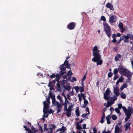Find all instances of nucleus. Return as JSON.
Returning <instances> with one entry per match:
<instances>
[{
	"label": "nucleus",
	"mask_w": 133,
	"mask_h": 133,
	"mask_svg": "<svg viewBox=\"0 0 133 133\" xmlns=\"http://www.w3.org/2000/svg\"><path fill=\"white\" fill-rule=\"evenodd\" d=\"M99 46L96 45L93 47L92 50L93 56H94L92 61L94 62H97V65H101L103 62V60L101 59V56L100 55V50H99Z\"/></svg>",
	"instance_id": "1"
},
{
	"label": "nucleus",
	"mask_w": 133,
	"mask_h": 133,
	"mask_svg": "<svg viewBox=\"0 0 133 133\" xmlns=\"http://www.w3.org/2000/svg\"><path fill=\"white\" fill-rule=\"evenodd\" d=\"M118 70L119 73L121 75L127 77H131L132 73L127 69L121 66Z\"/></svg>",
	"instance_id": "2"
},
{
	"label": "nucleus",
	"mask_w": 133,
	"mask_h": 133,
	"mask_svg": "<svg viewBox=\"0 0 133 133\" xmlns=\"http://www.w3.org/2000/svg\"><path fill=\"white\" fill-rule=\"evenodd\" d=\"M74 106V104L72 103H70L68 107L67 108L68 105H67L66 107H65L64 108L63 110L65 112L64 113L65 114L66 116L68 117H69L71 116V112L72 110V108Z\"/></svg>",
	"instance_id": "3"
},
{
	"label": "nucleus",
	"mask_w": 133,
	"mask_h": 133,
	"mask_svg": "<svg viewBox=\"0 0 133 133\" xmlns=\"http://www.w3.org/2000/svg\"><path fill=\"white\" fill-rule=\"evenodd\" d=\"M49 128L48 129L46 128L47 125L44 124V132L46 133H52L53 129H54L56 128V126L54 124H49Z\"/></svg>",
	"instance_id": "4"
},
{
	"label": "nucleus",
	"mask_w": 133,
	"mask_h": 133,
	"mask_svg": "<svg viewBox=\"0 0 133 133\" xmlns=\"http://www.w3.org/2000/svg\"><path fill=\"white\" fill-rule=\"evenodd\" d=\"M103 24L105 32L108 36L110 37L111 32L110 28L108 24L106 22H104Z\"/></svg>",
	"instance_id": "5"
},
{
	"label": "nucleus",
	"mask_w": 133,
	"mask_h": 133,
	"mask_svg": "<svg viewBox=\"0 0 133 133\" xmlns=\"http://www.w3.org/2000/svg\"><path fill=\"white\" fill-rule=\"evenodd\" d=\"M122 108L125 114L126 115V117L125 119V122H127L130 118L131 115V110L130 109L128 110L124 106Z\"/></svg>",
	"instance_id": "6"
},
{
	"label": "nucleus",
	"mask_w": 133,
	"mask_h": 133,
	"mask_svg": "<svg viewBox=\"0 0 133 133\" xmlns=\"http://www.w3.org/2000/svg\"><path fill=\"white\" fill-rule=\"evenodd\" d=\"M123 38L124 41L125 43H128L129 42V39L132 40L133 39V34L130 33L126 35L122 36Z\"/></svg>",
	"instance_id": "7"
},
{
	"label": "nucleus",
	"mask_w": 133,
	"mask_h": 133,
	"mask_svg": "<svg viewBox=\"0 0 133 133\" xmlns=\"http://www.w3.org/2000/svg\"><path fill=\"white\" fill-rule=\"evenodd\" d=\"M61 84L65 89L68 91H69L71 88L70 86L69 83L66 80H62L61 82Z\"/></svg>",
	"instance_id": "8"
},
{
	"label": "nucleus",
	"mask_w": 133,
	"mask_h": 133,
	"mask_svg": "<svg viewBox=\"0 0 133 133\" xmlns=\"http://www.w3.org/2000/svg\"><path fill=\"white\" fill-rule=\"evenodd\" d=\"M50 103V97H48L46 98V100L44 101L43 104H44V110H46L48 109L49 108V105Z\"/></svg>",
	"instance_id": "9"
},
{
	"label": "nucleus",
	"mask_w": 133,
	"mask_h": 133,
	"mask_svg": "<svg viewBox=\"0 0 133 133\" xmlns=\"http://www.w3.org/2000/svg\"><path fill=\"white\" fill-rule=\"evenodd\" d=\"M110 92V91L109 89L108 88L105 92L104 94V98L105 99L108 100L109 99Z\"/></svg>",
	"instance_id": "10"
},
{
	"label": "nucleus",
	"mask_w": 133,
	"mask_h": 133,
	"mask_svg": "<svg viewBox=\"0 0 133 133\" xmlns=\"http://www.w3.org/2000/svg\"><path fill=\"white\" fill-rule=\"evenodd\" d=\"M117 19V17L116 16L113 15L109 18V22L111 23L115 22Z\"/></svg>",
	"instance_id": "11"
},
{
	"label": "nucleus",
	"mask_w": 133,
	"mask_h": 133,
	"mask_svg": "<svg viewBox=\"0 0 133 133\" xmlns=\"http://www.w3.org/2000/svg\"><path fill=\"white\" fill-rule=\"evenodd\" d=\"M113 88L115 94L117 96H118L119 95L118 87L117 86L114 87Z\"/></svg>",
	"instance_id": "12"
},
{
	"label": "nucleus",
	"mask_w": 133,
	"mask_h": 133,
	"mask_svg": "<svg viewBox=\"0 0 133 133\" xmlns=\"http://www.w3.org/2000/svg\"><path fill=\"white\" fill-rule=\"evenodd\" d=\"M55 85V82L54 80H53L51 82H49V84L48 86L49 87L50 89L51 90L53 89Z\"/></svg>",
	"instance_id": "13"
},
{
	"label": "nucleus",
	"mask_w": 133,
	"mask_h": 133,
	"mask_svg": "<svg viewBox=\"0 0 133 133\" xmlns=\"http://www.w3.org/2000/svg\"><path fill=\"white\" fill-rule=\"evenodd\" d=\"M60 67L61 70L60 74L61 75H62L65 72V70L66 69V67H63L62 66H60Z\"/></svg>",
	"instance_id": "14"
},
{
	"label": "nucleus",
	"mask_w": 133,
	"mask_h": 133,
	"mask_svg": "<svg viewBox=\"0 0 133 133\" xmlns=\"http://www.w3.org/2000/svg\"><path fill=\"white\" fill-rule=\"evenodd\" d=\"M68 28L70 30L74 29L75 27V24L74 22H71L69 23L68 25Z\"/></svg>",
	"instance_id": "15"
},
{
	"label": "nucleus",
	"mask_w": 133,
	"mask_h": 133,
	"mask_svg": "<svg viewBox=\"0 0 133 133\" xmlns=\"http://www.w3.org/2000/svg\"><path fill=\"white\" fill-rule=\"evenodd\" d=\"M52 103L53 105L57 106V107L60 105H62L61 103H59V102H57L55 100V99L54 98L52 99Z\"/></svg>",
	"instance_id": "16"
},
{
	"label": "nucleus",
	"mask_w": 133,
	"mask_h": 133,
	"mask_svg": "<svg viewBox=\"0 0 133 133\" xmlns=\"http://www.w3.org/2000/svg\"><path fill=\"white\" fill-rule=\"evenodd\" d=\"M131 122H130L129 121L125 125V130L127 131L128 130H129L130 129V125L131 124Z\"/></svg>",
	"instance_id": "17"
},
{
	"label": "nucleus",
	"mask_w": 133,
	"mask_h": 133,
	"mask_svg": "<svg viewBox=\"0 0 133 133\" xmlns=\"http://www.w3.org/2000/svg\"><path fill=\"white\" fill-rule=\"evenodd\" d=\"M66 128L63 125L62 126L61 128L58 129L56 130V132H57L58 131H62L65 132L66 130Z\"/></svg>",
	"instance_id": "18"
},
{
	"label": "nucleus",
	"mask_w": 133,
	"mask_h": 133,
	"mask_svg": "<svg viewBox=\"0 0 133 133\" xmlns=\"http://www.w3.org/2000/svg\"><path fill=\"white\" fill-rule=\"evenodd\" d=\"M65 101L64 103H62L61 104L62 106H64V108L65 107H66L67 104L69 102V101L68 100V98H67L66 97L64 96Z\"/></svg>",
	"instance_id": "19"
},
{
	"label": "nucleus",
	"mask_w": 133,
	"mask_h": 133,
	"mask_svg": "<svg viewBox=\"0 0 133 133\" xmlns=\"http://www.w3.org/2000/svg\"><path fill=\"white\" fill-rule=\"evenodd\" d=\"M108 8L110 9L111 10H114V8L113 5L110 3H107L106 5Z\"/></svg>",
	"instance_id": "20"
},
{
	"label": "nucleus",
	"mask_w": 133,
	"mask_h": 133,
	"mask_svg": "<svg viewBox=\"0 0 133 133\" xmlns=\"http://www.w3.org/2000/svg\"><path fill=\"white\" fill-rule=\"evenodd\" d=\"M114 103V101H108L107 103V105L106 106V108H108L113 104Z\"/></svg>",
	"instance_id": "21"
},
{
	"label": "nucleus",
	"mask_w": 133,
	"mask_h": 133,
	"mask_svg": "<svg viewBox=\"0 0 133 133\" xmlns=\"http://www.w3.org/2000/svg\"><path fill=\"white\" fill-rule=\"evenodd\" d=\"M128 86V85L127 83H124L120 88V90L121 91H122L124 89L126 88Z\"/></svg>",
	"instance_id": "22"
},
{
	"label": "nucleus",
	"mask_w": 133,
	"mask_h": 133,
	"mask_svg": "<svg viewBox=\"0 0 133 133\" xmlns=\"http://www.w3.org/2000/svg\"><path fill=\"white\" fill-rule=\"evenodd\" d=\"M122 57V56L119 54H117L115 57V60L116 61H117L119 60V59L121 58Z\"/></svg>",
	"instance_id": "23"
},
{
	"label": "nucleus",
	"mask_w": 133,
	"mask_h": 133,
	"mask_svg": "<svg viewBox=\"0 0 133 133\" xmlns=\"http://www.w3.org/2000/svg\"><path fill=\"white\" fill-rule=\"evenodd\" d=\"M126 95L123 92H121V94H120V97L122 98L125 99L126 98Z\"/></svg>",
	"instance_id": "24"
},
{
	"label": "nucleus",
	"mask_w": 133,
	"mask_h": 133,
	"mask_svg": "<svg viewBox=\"0 0 133 133\" xmlns=\"http://www.w3.org/2000/svg\"><path fill=\"white\" fill-rule=\"evenodd\" d=\"M62 105H59L58 107H57V112L59 113L62 110L61 108H62Z\"/></svg>",
	"instance_id": "25"
},
{
	"label": "nucleus",
	"mask_w": 133,
	"mask_h": 133,
	"mask_svg": "<svg viewBox=\"0 0 133 133\" xmlns=\"http://www.w3.org/2000/svg\"><path fill=\"white\" fill-rule=\"evenodd\" d=\"M81 87H79V90L81 92H83L84 90V87L83 85V82L81 83Z\"/></svg>",
	"instance_id": "26"
},
{
	"label": "nucleus",
	"mask_w": 133,
	"mask_h": 133,
	"mask_svg": "<svg viewBox=\"0 0 133 133\" xmlns=\"http://www.w3.org/2000/svg\"><path fill=\"white\" fill-rule=\"evenodd\" d=\"M88 103V102L87 100H84V104L82 105V107L83 108H85L86 106Z\"/></svg>",
	"instance_id": "27"
},
{
	"label": "nucleus",
	"mask_w": 133,
	"mask_h": 133,
	"mask_svg": "<svg viewBox=\"0 0 133 133\" xmlns=\"http://www.w3.org/2000/svg\"><path fill=\"white\" fill-rule=\"evenodd\" d=\"M50 77L51 78H55V77H56L57 78L58 77V80L59 79V76L58 74H56V75L55 74H52V75H51L50 76Z\"/></svg>",
	"instance_id": "28"
},
{
	"label": "nucleus",
	"mask_w": 133,
	"mask_h": 133,
	"mask_svg": "<svg viewBox=\"0 0 133 133\" xmlns=\"http://www.w3.org/2000/svg\"><path fill=\"white\" fill-rule=\"evenodd\" d=\"M120 130V129L118 126V125L116 126L115 128V133L119 132Z\"/></svg>",
	"instance_id": "29"
},
{
	"label": "nucleus",
	"mask_w": 133,
	"mask_h": 133,
	"mask_svg": "<svg viewBox=\"0 0 133 133\" xmlns=\"http://www.w3.org/2000/svg\"><path fill=\"white\" fill-rule=\"evenodd\" d=\"M117 96L115 95H114L112 97H111L110 99L111 100H112V101H114L117 99Z\"/></svg>",
	"instance_id": "30"
},
{
	"label": "nucleus",
	"mask_w": 133,
	"mask_h": 133,
	"mask_svg": "<svg viewBox=\"0 0 133 133\" xmlns=\"http://www.w3.org/2000/svg\"><path fill=\"white\" fill-rule=\"evenodd\" d=\"M57 98L58 99L59 101L60 102V103H63V99L60 96V95H58L57 96Z\"/></svg>",
	"instance_id": "31"
},
{
	"label": "nucleus",
	"mask_w": 133,
	"mask_h": 133,
	"mask_svg": "<svg viewBox=\"0 0 133 133\" xmlns=\"http://www.w3.org/2000/svg\"><path fill=\"white\" fill-rule=\"evenodd\" d=\"M68 64H69L68 61L66 60H65L64 64H62V65H61L60 66H62L63 67H65V66H66Z\"/></svg>",
	"instance_id": "32"
},
{
	"label": "nucleus",
	"mask_w": 133,
	"mask_h": 133,
	"mask_svg": "<svg viewBox=\"0 0 133 133\" xmlns=\"http://www.w3.org/2000/svg\"><path fill=\"white\" fill-rule=\"evenodd\" d=\"M120 29L121 30V32L122 33H123L124 31H126L127 29V27H125L124 28H123V27L122 28H121Z\"/></svg>",
	"instance_id": "33"
},
{
	"label": "nucleus",
	"mask_w": 133,
	"mask_h": 133,
	"mask_svg": "<svg viewBox=\"0 0 133 133\" xmlns=\"http://www.w3.org/2000/svg\"><path fill=\"white\" fill-rule=\"evenodd\" d=\"M76 128L78 130H81L82 129V127L77 123L76 124Z\"/></svg>",
	"instance_id": "34"
},
{
	"label": "nucleus",
	"mask_w": 133,
	"mask_h": 133,
	"mask_svg": "<svg viewBox=\"0 0 133 133\" xmlns=\"http://www.w3.org/2000/svg\"><path fill=\"white\" fill-rule=\"evenodd\" d=\"M56 86L57 87V90L58 91H59L61 90L60 85L59 83H57L56 84Z\"/></svg>",
	"instance_id": "35"
},
{
	"label": "nucleus",
	"mask_w": 133,
	"mask_h": 133,
	"mask_svg": "<svg viewBox=\"0 0 133 133\" xmlns=\"http://www.w3.org/2000/svg\"><path fill=\"white\" fill-rule=\"evenodd\" d=\"M124 79V77L122 76H121L117 80L120 82H122Z\"/></svg>",
	"instance_id": "36"
},
{
	"label": "nucleus",
	"mask_w": 133,
	"mask_h": 133,
	"mask_svg": "<svg viewBox=\"0 0 133 133\" xmlns=\"http://www.w3.org/2000/svg\"><path fill=\"white\" fill-rule=\"evenodd\" d=\"M76 115L77 116V117L79 116V110L78 109H77L75 111Z\"/></svg>",
	"instance_id": "37"
},
{
	"label": "nucleus",
	"mask_w": 133,
	"mask_h": 133,
	"mask_svg": "<svg viewBox=\"0 0 133 133\" xmlns=\"http://www.w3.org/2000/svg\"><path fill=\"white\" fill-rule=\"evenodd\" d=\"M118 26L120 29H121L123 27V25L121 22H120L119 23Z\"/></svg>",
	"instance_id": "38"
},
{
	"label": "nucleus",
	"mask_w": 133,
	"mask_h": 133,
	"mask_svg": "<svg viewBox=\"0 0 133 133\" xmlns=\"http://www.w3.org/2000/svg\"><path fill=\"white\" fill-rule=\"evenodd\" d=\"M111 118L114 120H116L117 118V117L115 115H112L111 116Z\"/></svg>",
	"instance_id": "39"
},
{
	"label": "nucleus",
	"mask_w": 133,
	"mask_h": 133,
	"mask_svg": "<svg viewBox=\"0 0 133 133\" xmlns=\"http://www.w3.org/2000/svg\"><path fill=\"white\" fill-rule=\"evenodd\" d=\"M49 96L51 97V98H52V100L54 98L55 99V96L52 93H50L49 94Z\"/></svg>",
	"instance_id": "40"
},
{
	"label": "nucleus",
	"mask_w": 133,
	"mask_h": 133,
	"mask_svg": "<svg viewBox=\"0 0 133 133\" xmlns=\"http://www.w3.org/2000/svg\"><path fill=\"white\" fill-rule=\"evenodd\" d=\"M101 20L104 21V22H105L106 21V18L105 16H102L101 17Z\"/></svg>",
	"instance_id": "41"
},
{
	"label": "nucleus",
	"mask_w": 133,
	"mask_h": 133,
	"mask_svg": "<svg viewBox=\"0 0 133 133\" xmlns=\"http://www.w3.org/2000/svg\"><path fill=\"white\" fill-rule=\"evenodd\" d=\"M118 70L117 69H115L114 70V75H116L117 73Z\"/></svg>",
	"instance_id": "42"
},
{
	"label": "nucleus",
	"mask_w": 133,
	"mask_h": 133,
	"mask_svg": "<svg viewBox=\"0 0 133 133\" xmlns=\"http://www.w3.org/2000/svg\"><path fill=\"white\" fill-rule=\"evenodd\" d=\"M115 111L117 113L119 114L120 113V112L119 110V109L118 108H116L115 109Z\"/></svg>",
	"instance_id": "43"
},
{
	"label": "nucleus",
	"mask_w": 133,
	"mask_h": 133,
	"mask_svg": "<svg viewBox=\"0 0 133 133\" xmlns=\"http://www.w3.org/2000/svg\"><path fill=\"white\" fill-rule=\"evenodd\" d=\"M78 97L79 101L80 102L82 100V96L80 95L79 94L78 95Z\"/></svg>",
	"instance_id": "44"
},
{
	"label": "nucleus",
	"mask_w": 133,
	"mask_h": 133,
	"mask_svg": "<svg viewBox=\"0 0 133 133\" xmlns=\"http://www.w3.org/2000/svg\"><path fill=\"white\" fill-rule=\"evenodd\" d=\"M72 82H73L75 81H76V78L75 77H73L72 78V79L71 80H70Z\"/></svg>",
	"instance_id": "45"
},
{
	"label": "nucleus",
	"mask_w": 133,
	"mask_h": 133,
	"mask_svg": "<svg viewBox=\"0 0 133 133\" xmlns=\"http://www.w3.org/2000/svg\"><path fill=\"white\" fill-rule=\"evenodd\" d=\"M72 72L70 70L68 72L67 75L68 76H71L72 75Z\"/></svg>",
	"instance_id": "46"
},
{
	"label": "nucleus",
	"mask_w": 133,
	"mask_h": 133,
	"mask_svg": "<svg viewBox=\"0 0 133 133\" xmlns=\"http://www.w3.org/2000/svg\"><path fill=\"white\" fill-rule=\"evenodd\" d=\"M113 74L111 72H109L108 74V76L109 77H111L112 76Z\"/></svg>",
	"instance_id": "47"
},
{
	"label": "nucleus",
	"mask_w": 133,
	"mask_h": 133,
	"mask_svg": "<svg viewBox=\"0 0 133 133\" xmlns=\"http://www.w3.org/2000/svg\"><path fill=\"white\" fill-rule=\"evenodd\" d=\"M118 108H119V109H121L123 107H122V104L121 103H120L118 104Z\"/></svg>",
	"instance_id": "48"
},
{
	"label": "nucleus",
	"mask_w": 133,
	"mask_h": 133,
	"mask_svg": "<svg viewBox=\"0 0 133 133\" xmlns=\"http://www.w3.org/2000/svg\"><path fill=\"white\" fill-rule=\"evenodd\" d=\"M118 75H116L113 78V80L115 81L118 78Z\"/></svg>",
	"instance_id": "49"
},
{
	"label": "nucleus",
	"mask_w": 133,
	"mask_h": 133,
	"mask_svg": "<svg viewBox=\"0 0 133 133\" xmlns=\"http://www.w3.org/2000/svg\"><path fill=\"white\" fill-rule=\"evenodd\" d=\"M86 74H87V73H86L85 75L84 76L83 78H82V79L81 80L82 81V82L85 79V78H86Z\"/></svg>",
	"instance_id": "50"
},
{
	"label": "nucleus",
	"mask_w": 133,
	"mask_h": 133,
	"mask_svg": "<svg viewBox=\"0 0 133 133\" xmlns=\"http://www.w3.org/2000/svg\"><path fill=\"white\" fill-rule=\"evenodd\" d=\"M111 118V117L110 116V115H108L106 117V118L107 119V120H110V119Z\"/></svg>",
	"instance_id": "51"
},
{
	"label": "nucleus",
	"mask_w": 133,
	"mask_h": 133,
	"mask_svg": "<svg viewBox=\"0 0 133 133\" xmlns=\"http://www.w3.org/2000/svg\"><path fill=\"white\" fill-rule=\"evenodd\" d=\"M117 37V35H116V34H114L112 35V37L113 38H116Z\"/></svg>",
	"instance_id": "52"
},
{
	"label": "nucleus",
	"mask_w": 133,
	"mask_h": 133,
	"mask_svg": "<svg viewBox=\"0 0 133 133\" xmlns=\"http://www.w3.org/2000/svg\"><path fill=\"white\" fill-rule=\"evenodd\" d=\"M128 79L127 80L126 82H128L129 81H130L131 79V77H128Z\"/></svg>",
	"instance_id": "53"
},
{
	"label": "nucleus",
	"mask_w": 133,
	"mask_h": 133,
	"mask_svg": "<svg viewBox=\"0 0 133 133\" xmlns=\"http://www.w3.org/2000/svg\"><path fill=\"white\" fill-rule=\"evenodd\" d=\"M89 114H88V113L87 114H83L82 116L83 117H86L87 115H88Z\"/></svg>",
	"instance_id": "54"
},
{
	"label": "nucleus",
	"mask_w": 133,
	"mask_h": 133,
	"mask_svg": "<svg viewBox=\"0 0 133 133\" xmlns=\"http://www.w3.org/2000/svg\"><path fill=\"white\" fill-rule=\"evenodd\" d=\"M93 131L94 132V133H96L97 130L96 128H93Z\"/></svg>",
	"instance_id": "55"
},
{
	"label": "nucleus",
	"mask_w": 133,
	"mask_h": 133,
	"mask_svg": "<svg viewBox=\"0 0 133 133\" xmlns=\"http://www.w3.org/2000/svg\"><path fill=\"white\" fill-rule=\"evenodd\" d=\"M70 96H71L74 95V93L73 91L71 92H69L68 94Z\"/></svg>",
	"instance_id": "56"
},
{
	"label": "nucleus",
	"mask_w": 133,
	"mask_h": 133,
	"mask_svg": "<svg viewBox=\"0 0 133 133\" xmlns=\"http://www.w3.org/2000/svg\"><path fill=\"white\" fill-rule=\"evenodd\" d=\"M81 96H82V97L83 98V99H84V100H86L85 99V96L82 93H81Z\"/></svg>",
	"instance_id": "57"
},
{
	"label": "nucleus",
	"mask_w": 133,
	"mask_h": 133,
	"mask_svg": "<svg viewBox=\"0 0 133 133\" xmlns=\"http://www.w3.org/2000/svg\"><path fill=\"white\" fill-rule=\"evenodd\" d=\"M102 133H110V131L109 130L105 132L104 130L103 131Z\"/></svg>",
	"instance_id": "58"
},
{
	"label": "nucleus",
	"mask_w": 133,
	"mask_h": 133,
	"mask_svg": "<svg viewBox=\"0 0 133 133\" xmlns=\"http://www.w3.org/2000/svg\"><path fill=\"white\" fill-rule=\"evenodd\" d=\"M104 118H101V119L100 121V122L101 123H103L104 122Z\"/></svg>",
	"instance_id": "59"
},
{
	"label": "nucleus",
	"mask_w": 133,
	"mask_h": 133,
	"mask_svg": "<svg viewBox=\"0 0 133 133\" xmlns=\"http://www.w3.org/2000/svg\"><path fill=\"white\" fill-rule=\"evenodd\" d=\"M79 131L81 132L82 133H86V132L84 129L83 130H81Z\"/></svg>",
	"instance_id": "60"
},
{
	"label": "nucleus",
	"mask_w": 133,
	"mask_h": 133,
	"mask_svg": "<svg viewBox=\"0 0 133 133\" xmlns=\"http://www.w3.org/2000/svg\"><path fill=\"white\" fill-rule=\"evenodd\" d=\"M112 42L114 43H116V38H113Z\"/></svg>",
	"instance_id": "61"
},
{
	"label": "nucleus",
	"mask_w": 133,
	"mask_h": 133,
	"mask_svg": "<svg viewBox=\"0 0 133 133\" xmlns=\"http://www.w3.org/2000/svg\"><path fill=\"white\" fill-rule=\"evenodd\" d=\"M86 110L88 111V114H90L89 111V108L87 107L86 108Z\"/></svg>",
	"instance_id": "62"
},
{
	"label": "nucleus",
	"mask_w": 133,
	"mask_h": 133,
	"mask_svg": "<svg viewBox=\"0 0 133 133\" xmlns=\"http://www.w3.org/2000/svg\"><path fill=\"white\" fill-rule=\"evenodd\" d=\"M123 40V38L122 36L120 38V39L119 40V43L122 40Z\"/></svg>",
	"instance_id": "63"
},
{
	"label": "nucleus",
	"mask_w": 133,
	"mask_h": 133,
	"mask_svg": "<svg viewBox=\"0 0 133 133\" xmlns=\"http://www.w3.org/2000/svg\"><path fill=\"white\" fill-rule=\"evenodd\" d=\"M82 126H83V128L84 129H85L86 128V125L85 124H83L82 125Z\"/></svg>",
	"instance_id": "64"
}]
</instances>
